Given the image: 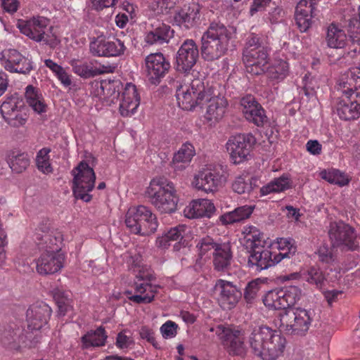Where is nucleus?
<instances>
[{
    "mask_svg": "<svg viewBox=\"0 0 360 360\" xmlns=\"http://www.w3.org/2000/svg\"><path fill=\"white\" fill-rule=\"evenodd\" d=\"M176 88L178 104L183 110H192L196 106L207 104L204 117L210 125L224 117L228 105L226 99L216 94L212 87L205 86L202 79H192L187 74L181 82H176Z\"/></svg>",
    "mask_w": 360,
    "mask_h": 360,
    "instance_id": "nucleus-1",
    "label": "nucleus"
},
{
    "mask_svg": "<svg viewBox=\"0 0 360 360\" xmlns=\"http://www.w3.org/2000/svg\"><path fill=\"white\" fill-rule=\"evenodd\" d=\"M37 245L40 255L36 259V271L41 276L52 275L64 266L65 255L61 252L63 238L60 232L44 230L35 234Z\"/></svg>",
    "mask_w": 360,
    "mask_h": 360,
    "instance_id": "nucleus-2",
    "label": "nucleus"
},
{
    "mask_svg": "<svg viewBox=\"0 0 360 360\" xmlns=\"http://www.w3.org/2000/svg\"><path fill=\"white\" fill-rule=\"evenodd\" d=\"M232 37L233 32L223 23L211 22L201 38L202 58L207 61H214L224 56Z\"/></svg>",
    "mask_w": 360,
    "mask_h": 360,
    "instance_id": "nucleus-3",
    "label": "nucleus"
},
{
    "mask_svg": "<svg viewBox=\"0 0 360 360\" xmlns=\"http://www.w3.org/2000/svg\"><path fill=\"white\" fill-rule=\"evenodd\" d=\"M125 224L131 233L141 236L155 233L158 226L155 215L143 205L129 208Z\"/></svg>",
    "mask_w": 360,
    "mask_h": 360,
    "instance_id": "nucleus-4",
    "label": "nucleus"
},
{
    "mask_svg": "<svg viewBox=\"0 0 360 360\" xmlns=\"http://www.w3.org/2000/svg\"><path fill=\"white\" fill-rule=\"evenodd\" d=\"M72 190L76 200L88 202L91 200L89 192L94 188L96 175L94 169L84 161H82L72 172Z\"/></svg>",
    "mask_w": 360,
    "mask_h": 360,
    "instance_id": "nucleus-5",
    "label": "nucleus"
},
{
    "mask_svg": "<svg viewBox=\"0 0 360 360\" xmlns=\"http://www.w3.org/2000/svg\"><path fill=\"white\" fill-rule=\"evenodd\" d=\"M314 314L311 309L290 307L280 314V328L292 333L304 334L309 328Z\"/></svg>",
    "mask_w": 360,
    "mask_h": 360,
    "instance_id": "nucleus-6",
    "label": "nucleus"
},
{
    "mask_svg": "<svg viewBox=\"0 0 360 360\" xmlns=\"http://www.w3.org/2000/svg\"><path fill=\"white\" fill-rule=\"evenodd\" d=\"M302 295L301 290L295 285L269 291L263 298L266 307L272 309L288 310L293 306Z\"/></svg>",
    "mask_w": 360,
    "mask_h": 360,
    "instance_id": "nucleus-7",
    "label": "nucleus"
},
{
    "mask_svg": "<svg viewBox=\"0 0 360 360\" xmlns=\"http://www.w3.org/2000/svg\"><path fill=\"white\" fill-rule=\"evenodd\" d=\"M256 139L251 134H238L231 136L226 144V150L233 164L238 165L249 160Z\"/></svg>",
    "mask_w": 360,
    "mask_h": 360,
    "instance_id": "nucleus-8",
    "label": "nucleus"
},
{
    "mask_svg": "<svg viewBox=\"0 0 360 360\" xmlns=\"http://www.w3.org/2000/svg\"><path fill=\"white\" fill-rule=\"evenodd\" d=\"M146 195L153 202H177L179 201L174 184L163 176L155 177L150 181L146 191Z\"/></svg>",
    "mask_w": 360,
    "mask_h": 360,
    "instance_id": "nucleus-9",
    "label": "nucleus"
},
{
    "mask_svg": "<svg viewBox=\"0 0 360 360\" xmlns=\"http://www.w3.org/2000/svg\"><path fill=\"white\" fill-rule=\"evenodd\" d=\"M224 178L223 167L220 165H207L195 176V187L205 192H213L221 186Z\"/></svg>",
    "mask_w": 360,
    "mask_h": 360,
    "instance_id": "nucleus-10",
    "label": "nucleus"
},
{
    "mask_svg": "<svg viewBox=\"0 0 360 360\" xmlns=\"http://www.w3.org/2000/svg\"><path fill=\"white\" fill-rule=\"evenodd\" d=\"M136 278L137 281L134 283L135 295L129 296V300L136 304L150 303L159 288L158 285L150 283L155 279V276L150 273L140 272Z\"/></svg>",
    "mask_w": 360,
    "mask_h": 360,
    "instance_id": "nucleus-11",
    "label": "nucleus"
},
{
    "mask_svg": "<svg viewBox=\"0 0 360 360\" xmlns=\"http://www.w3.org/2000/svg\"><path fill=\"white\" fill-rule=\"evenodd\" d=\"M49 20L45 17H33L29 20H20L18 22V27L21 33L27 36L31 39L37 41H43L48 44L49 34L46 32Z\"/></svg>",
    "mask_w": 360,
    "mask_h": 360,
    "instance_id": "nucleus-12",
    "label": "nucleus"
},
{
    "mask_svg": "<svg viewBox=\"0 0 360 360\" xmlns=\"http://www.w3.org/2000/svg\"><path fill=\"white\" fill-rule=\"evenodd\" d=\"M214 291L219 306L225 310L234 308L242 297L241 291L236 285L223 279L217 281Z\"/></svg>",
    "mask_w": 360,
    "mask_h": 360,
    "instance_id": "nucleus-13",
    "label": "nucleus"
},
{
    "mask_svg": "<svg viewBox=\"0 0 360 360\" xmlns=\"http://www.w3.org/2000/svg\"><path fill=\"white\" fill-rule=\"evenodd\" d=\"M343 95L338 98L336 110L339 117L344 120H356L360 117V92L342 90Z\"/></svg>",
    "mask_w": 360,
    "mask_h": 360,
    "instance_id": "nucleus-14",
    "label": "nucleus"
},
{
    "mask_svg": "<svg viewBox=\"0 0 360 360\" xmlns=\"http://www.w3.org/2000/svg\"><path fill=\"white\" fill-rule=\"evenodd\" d=\"M328 234L333 246L344 245L349 250L358 246L354 229L342 221L331 222Z\"/></svg>",
    "mask_w": 360,
    "mask_h": 360,
    "instance_id": "nucleus-15",
    "label": "nucleus"
},
{
    "mask_svg": "<svg viewBox=\"0 0 360 360\" xmlns=\"http://www.w3.org/2000/svg\"><path fill=\"white\" fill-rule=\"evenodd\" d=\"M169 60L162 53H150L145 58V72L148 81L158 84L170 69Z\"/></svg>",
    "mask_w": 360,
    "mask_h": 360,
    "instance_id": "nucleus-16",
    "label": "nucleus"
},
{
    "mask_svg": "<svg viewBox=\"0 0 360 360\" xmlns=\"http://www.w3.org/2000/svg\"><path fill=\"white\" fill-rule=\"evenodd\" d=\"M210 331L215 333L223 345L228 348L230 354L241 355L244 353L243 338L239 330L219 325L216 328H211Z\"/></svg>",
    "mask_w": 360,
    "mask_h": 360,
    "instance_id": "nucleus-17",
    "label": "nucleus"
},
{
    "mask_svg": "<svg viewBox=\"0 0 360 360\" xmlns=\"http://www.w3.org/2000/svg\"><path fill=\"white\" fill-rule=\"evenodd\" d=\"M90 52L95 56L115 57L123 55L126 46L124 41L119 39L109 40L102 37H97L91 41Z\"/></svg>",
    "mask_w": 360,
    "mask_h": 360,
    "instance_id": "nucleus-18",
    "label": "nucleus"
},
{
    "mask_svg": "<svg viewBox=\"0 0 360 360\" xmlns=\"http://www.w3.org/2000/svg\"><path fill=\"white\" fill-rule=\"evenodd\" d=\"M51 311V307L44 302L30 305L26 312L27 328L31 331L41 329L48 324Z\"/></svg>",
    "mask_w": 360,
    "mask_h": 360,
    "instance_id": "nucleus-19",
    "label": "nucleus"
},
{
    "mask_svg": "<svg viewBox=\"0 0 360 360\" xmlns=\"http://www.w3.org/2000/svg\"><path fill=\"white\" fill-rule=\"evenodd\" d=\"M199 56L198 46L193 39L185 40L176 54L178 71L188 73L195 65Z\"/></svg>",
    "mask_w": 360,
    "mask_h": 360,
    "instance_id": "nucleus-20",
    "label": "nucleus"
},
{
    "mask_svg": "<svg viewBox=\"0 0 360 360\" xmlns=\"http://www.w3.org/2000/svg\"><path fill=\"white\" fill-rule=\"evenodd\" d=\"M17 97H12L5 101L0 107V112L5 121L11 127H19L27 121L25 115L21 113L22 105Z\"/></svg>",
    "mask_w": 360,
    "mask_h": 360,
    "instance_id": "nucleus-21",
    "label": "nucleus"
},
{
    "mask_svg": "<svg viewBox=\"0 0 360 360\" xmlns=\"http://www.w3.org/2000/svg\"><path fill=\"white\" fill-rule=\"evenodd\" d=\"M316 0H300L297 4L295 18L301 32H306L312 25V18L316 15Z\"/></svg>",
    "mask_w": 360,
    "mask_h": 360,
    "instance_id": "nucleus-22",
    "label": "nucleus"
},
{
    "mask_svg": "<svg viewBox=\"0 0 360 360\" xmlns=\"http://www.w3.org/2000/svg\"><path fill=\"white\" fill-rule=\"evenodd\" d=\"M4 57L2 65L11 72L27 74L33 69L31 59L23 56L15 49L9 50L7 56Z\"/></svg>",
    "mask_w": 360,
    "mask_h": 360,
    "instance_id": "nucleus-23",
    "label": "nucleus"
},
{
    "mask_svg": "<svg viewBox=\"0 0 360 360\" xmlns=\"http://www.w3.org/2000/svg\"><path fill=\"white\" fill-rule=\"evenodd\" d=\"M275 259V255L270 250L263 246L250 250L248 265L255 271L266 269L279 262Z\"/></svg>",
    "mask_w": 360,
    "mask_h": 360,
    "instance_id": "nucleus-24",
    "label": "nucleus"
},
{
    "mask_svg": "<svg viewBox=\"0 0 360 360\" xmlns=\"http://www.w3.org/2000/svg\"><path fill=\"white\" fill-rule=\"evenodd\" d=\"M140 104V96L137 92L136 86L127 83L122 94L120 103V112L123 117H130L134 115Z\"/></svg>",
    "mask_w": 360,
    "mask_h": 360,
    "instance_id": "nucleus-25",
    "label": "nucleus"
},
{
    "mask_svg": "<svg viewBox=\"0 0 360 360\" xmlns=\"http://www.w3.org/2000/svg\"><path fill=\"white\" fill-rule=\"evenodd\" d=\"M200 6L192 3L184 5L174 15V24L189 30L193 27L199 19Z\"/></svg>",
    "mask_w": 360,
    "mask_h": 360,
    "instance_id": "nucleus-26",
    "label": "nucleus"
},
{
    "mask_svg": "<svg viewBox=\"0 0 360 360\" xmlns=\"http://www.w3.org/2000/svg\"><path fill=\"white\" fill-rule=\"evenodd\" d=\"M241 105L244 116L248 121L253 122L258 127L263 126L266 122L267 117L264 110L252 96H247L243 98Z\"/></svg>",
    "mask_w": 360,
    "mask_h": 360,
    "instance_id": "nucleus-27",
    "label": "nucleus"
},
{
    "mask_svg": "<svg viewBox=\"0 0 360 360\" xmlns=\"http://www.w3.org/2000/svg\"><path fill=\"white\" fill-rule=\"evenodd\" d=\"M243 60L246 71L253 75H259L265 72L269 61L268 50L258 51L243 55Z\"/></svg>",
    "mask_w": 360,
    "mask_h": 360,
    "instance_id": "nucleus-28",
    "label": "nucleus"
},
{
    "mask_svg": "<svg viewBox=\"0 0 360 360\" xmlns=\"http://www.w3.org/2000/svg\"><path fill=\"white\" fill-rule=\"evenodd\" d=\"M348 37L341 25L332 22L326 29L325 43L327 47L342 49L348 43Z\"/></svg>",
    "mask_w": 360,
    "mask_h": 360,
    "instance_id": "nucleus-29",
    "label": "nucleus"
},
{
    "mask_svg": "<svg viewBox=\"0 0 360 360\" xmlns=\"http://www.w3.org/2000/svg\"><path fill=\"white\" fill-rule=\"evenodd\" d=\"M285 339L280 332L274 330L271 338H268L261 359L263 360H276L284 351Z\"/></svg>",
    "mask_w": 360,
    "mask_h": 360,
    "instance_id": "nucleus-30",
    "label": "nucleus"
},
{
    "mask_svg": "<svg viewBox=\"0 0 360 360\" xmlns=\"http://www.w3.org/2000/svg\"><path fill=\"white\" fill-rule=\"evenodd\" d=\"M273 331L266 326L254 328L250 337V344L255 355L262 357L268 338H271Z\"/></svg>",
    "mask_w": 360,
    "mask_h": 360,
    "instance_id": "nucleus-31",
    "label": "nucleus"
},
{
    "mask_svg": "<svg viewBox=\"0 0 360 360\" xmlns=\"http://www.w3.org/2000/svg\"><path fill=\"white\" fill-rule=\"evenodd\" d=\"M152 30H148L144 37L148 45H161L168 43L171 37L170 27L162 22L156 25H152Z\"/></svg>",
    "mask_w": 360,
    "mask_h": 360,
    "instance_id": "nucleus-32",
    "label": "nucleus"
},
{
    "mask_svg": "<svg viewBox=\"0 0 360 360\" xmlns=\"http://www.w3.org/2000/svg\"><path fill=\"white\" fill-rule=\"evenodd\" d=\"M24 330L17 324L13 323L8 326L1 334V342L6 346L11 347H20V344L25 343L27 335H24Z\"/></svg>",
    "mask_w": 360,
    "mask_h": 360,
    "instance_id": "nucleus-33",
    "label": "nucleus"
},
{
    "mask_svg": "<svg viewBox=\"0 0 360 360\" xmlns=\"http://www.w3.org/2000/svg\"><path fill=\"white\" fill-rule=\"evenodd\" d=\"M108 338L107 333L103 326L98 327L96 330H91L84 334L81 341L84 348L99 347L105 345Z\"/></svg>",
    "mask_w": 360,
    "mask_h": 360,
    "instance_id": "nucleus-34",
    "label": "nucleus"
},
{
    "mask_svg": "<svg viewBox=\"0 0 360 360\" xmlns=\"http://www.w3.org/2000/svg\"><path fill=\"white\" fill-rule=\"evenodd\" d=\"M25 96L27 103L34 112L41 114L46 111L47 105L39 89L28 85L25 89Z\"/></svg>",
    "mask_w": 360,
    "mask_h": 360,
    "instance_id": "nucleus-35",
    "label": "nucleus"
},
{
    "mask_svg": "<svg viewBox=\"0 0 360 360\" xmlns=\"http://www.w3.org/2000/svg\"><path fill=\"white\" fill-rule=\"evenodd\" d=\"M72 68L73 72L77 75L83 78H89L97 75L98 74L103 72H111L114 69L113 67H103L104 70L98 71L96 69L88 64L87 63H82L78 60L73 59L70 62Z\"/></svg>",
    "mask_w": 360,
    "mask_h": 360,
    "instance_id": "nucleus-36",
    "label": "nucleus"
},
{
    "mask_svg": "<svg viewBox=\"0 0 360 360\" xmlns=\"http://www.w3.org/2000/svg\"><path fill=\"white\" fill-rule=\"evenodd\" d=\"M215 211L214 204H188L184 210V216L188 219L210 217Z\"/></svg>",
    "mask_w": 360,
    "mask_h": 360,
    "instance_id": "nucleus-37",
    "label": "nucleus"
},
{
    "mask_svg": "<svg viewBox=\"0 0 360 360\" xmlns=\"http://www.w3.org/2000/svg\"><path fill=\"white\" fill-rule=\"evenodd\" d=\"M291 186V180L288 174H283L278 178L271 181L266 185L260 188L261 195H266L273 193H279L284 191Z\"/></svg>",
    "mask_w": 360,
    "mask_h": 360,
    "instance_id": "nucleus-38",
    "label": "nucleus"
},
{
    "mask_svg": "<svg viewBox=\"0 0 360 360\" xmlns=\"http://www.w3.org/2000/svg\"><path fill=\"white\" fill-rule=\"evenodd\" d=\"M213 264L218 271L224 270L231 264L232 255L231 248L227 245H220L213 252Z\"/></svg>",
    "mask_w": 360,
    "mask_h": 360,
    "instance_id": "nucleus-39",
    "label": "nucleus"
},
{
    "mask_svg": "<svg viewBox=\"0 0 360 360\" xmlns=\"http://www.w3.org/2000/svg\"><path fill=\"white\" fill-rule=\"evenodd\" d=\"M243 244L250 250L262 246V235L259 230L254 226H245L243 227Z\"/></svg>",
    "mask_w": 360,
    "mask_h": 360,
    "instance_id": "nucleus-40",
    "label": "nucleus"
},
{
    "mask_svg": "<svg viewBox=\"0 0 360 360\" xmlns=\"http://www.w3.org/2000/svg\"><path fill=\"white\" fill-rule=\"evenodd\" d=\"M254 208V206L248 205L239 207L232 212L223 214L221 217V221L224 224L238 222L248 218L252 213Z\"/></svg>",
    "mask_w": 360,
    "mask_h": 360,
    "instance_id": "nucleus-41",
    "label": "nucleus"
},
{
    "mask_svg": "<svg viewBox=\"0 0 360 360\" xmlns=\"http://www.w3.org/2000/svg\"><path fill=\"white\" fill-rule=\"evenodd\" d=\"M288 72V63L283 60H277L267 68L266 75L270 80L278 83L287 77Z\"/></svg>",
    "mask_w": 360,
    "mask_h": 360,
    "instance_id": "nucleus-42",
    "label": "nucleus"
},
{
    "mask_svg": "<svg viewBox=\"0 0 360 360\" xmlns=\"http://www.w3.org/2000/svg\"><path fill=\"white\" fill-rule=\"evenodd\" d=\"M295 242L291 238H281L278 239L277 248L279 252H274L275 259L277 262H281L284 258H290L297 251V248L295 245Z\"/></svg>",
    "mask_w": 360,
    "mask_h": 360,
    "instance_id": "nucleus-43",
    "label": "nucleus"
},
{
    "mask_svg": "<svg viewBox=\"0 0 360 360\" xmlns=\"http://www.w3.org/2000/svg\"><path fill=\"white\" fill-rule=\"evenodd\" d=\"M195 155L194 147L189 143H186L182 145L173 158V165L175 169L184 168L185 166H179L178 164H188L191 162L192 158Z\"/></svg>",
    "mask_w": 360,
    "mask_h": 360,
    "instance_id": "nucleus-44",
    "label": "nucleus"
},
{
    "mask_svg": "<svg viewBox=\"0 0 360 360\" xmlns=\"http://www.w3.org/2000/svg\"><path fill=\"white\" fill-rule=\"evenodd\" d=\"M350 38L354 44L344 53L343 57L349 63L360 64V34L357 31L352 30Z\"/></svg>",
    "mask_w": 360,
    "mask_h": 360,
    "instance_id": "nucleus-45",
    "label": "nucleus"
},
{
    "mask_svg": "<svg viewBox=\"0 0 360 360\" xmlns=\"http://www.w3.org/2000/svg\"><path fill=\"white\" fill-rule=\"evenodd\" d=\"M320 176L328 182L340 186H344L349 182L347 175L338 169L323 170L321 172Z\"/></svg>",
    "mask_w": 360,
    "mask_h": 360,
    "instance_id": "nucleus-46",
    "label": "nucleus"
},
{
    "mask_svg": "<svg viewBox=\"0 0 360 360\" xmlns=\"http://www.w3.org/2000/svg\"><path fill=\"white\" fill-rule=\"evenodd\" d=\"M302 280L316 285L317 288H321L325 281V276L319 268L312 266L302 271Z\"/></svg>",
    "mask_w": 360,
    "mask_h": 360,
    "instance_id": "nucleus-47",
    "label": "nucleus"
},
{
    "mask_svg": "<svg viewBox=\"0 0 360 360\" xmlns=\"http://www.w3.org/2000/svg\"><path fill=\"white\" fill-rule=\"evenodd\" d=\"M30 163V160L27 153H18L12 155L9 161V166L13 172L20 174L27 169Z\"/></svg>",
    "mask_w": 360,
    "mask_h": 360,
    "instance_id": "nucleus-48",
    "label": "nucleus"
},
{
    "mask_svg": "<svg viewBox=\"0 0 360 360\" xmlns=\"http://www.w3.org/2000/svg\"><path fill=\"white\" fill-rule=\"evenodd\" d=\"M262 50H267L262 38L255 33L250 34L246 39L243 55L258 52V51Z\"/></svg>",
    "mask_w": 360,
    "mask_h": 360,
    "instance_id": "nucleus-49",
    "label": "nucleus"
},
{
    "mask_svg": "<svg viewBox=\"0 0 360 360\" xmlns=\"http://www.w3.org/2000/svg\"><path fill=\"white\" fill-rule=\"evenodd\" d=\"M50 149L42 148L40 150L36 157V165L37 169L44 174H50L52 172L53 169L50 163V158L49 153Z\"/></svg>",
    "mask_w": 360,
    "mask_h": 360,
    "instance_id": "nucleus-50",
    "label": "nucleus"
},
{
    "mask_svg": "<svg viewBox=\"0 0 360 360\" xmlns=\"http://www.w3.org/2000/svg\"><path fill=\"white\" fill-rule=\"evenodd\" d=\"M257 179L256 177L248 178L238 176L232 185L233 190L239 194L249 193L253 188L252 185L255 186Z\"/></svg>",
    "mask_w": 360,
    "mask_h": 360,
    "instance_id": "nucleus-51",
    "label": "nucleus"
},
{
    "mask_svg": "<svg viewBox=\"0 0 360 360\" xmlns=\"http://www.w3.org/2000/svg\"><path fill=\"white\" fill-rule=\"evenodd\" d=\"M344 90L352 92L353 89H360V67H354L349 70L347 75V82H344Z\"/></svg>",
    "mask_w": 360,
    "mask_h": 360,
    "instance_id": "nucleus-52",
    "label": "nucleus"
},
{
    "mask_svg": "<svg viewBox=\"0 0 360 360\" xmlns=\"http://www.w3.org/2000/svg\"><path fill=\"white\" fill-rule=\"evenodd\" d=\"M53 298L57 304L60 316H65L69 311L72 310V307L70 304L69 299L64 296L63 292H61L59 290L54 291Z\"/></svg>",
    "mask_w": 360,
    "mask_h": 360,
    "instance_id": "nucleus-53",
    "label": "nucleus"
},
{
    "mask_svg": "<svg viewBox=\"0 0 360 360\" xmlns=\"http://www.w3.org/2000/svg\"><path fill=\"white\" fill-rule=\"evenodd\" d=\"M220 245L215 243L212 238L206 237L202 238L197 244V248L199 251L200 257L205 256L207 254L213 255L214 250Z\"/></svg>",
    "mask_w": 360,
    "mask_h": 360,
    "instance_id": "nucleus-54",
    "label": "nucleus"
},
{
    "mask_svg": "<svg viewBox=\"0 0 360 360\" xmlns=\"http://www.w3.org/2000/svg\"><path fill=\"white\" fill-rule=\"evenodd\" d=\"M134 344L131 333L127 330L120 331L116 338L115 345L121 349H128Z\"/></svg>",
    "mask_w": 360,
    "mask_h": 360,
    "instance_id": "nucleus-55",
    "label": "nucleus"
},
{
    "mask_svg": "<svg viewBox=\"0 0 360 360\" xmlns=\"http://www.w3.org/2000/svg\"><path fill=\"white\" fill-rule=\"evenodd\" d=\"M260 282L253 280L248 283L244 292V298L248 303H252L257 295L260 288Z\"/></svg>",
    "mask_w": 360,
    "mask_h": 360,
    "instance_id": "nucleus-56",
    "label": "nucleus"
},
{
    "mask_svg": "<svg viewBox=\"0 0 360 360\" xmlns=\"http://www.w3.org/2000/svg\"><path fill=\"white\" fill-rule=\"evenodd\" d=\"M178 325L172 321H167L160 327V332L164 338H172L177 334Z\"/></svg>",
    "mask_w": 360,
    "mask_h": 360,
    "instance_id": "nucleus-57",
    "label": "nucleus"
},
{
    "mask_svg": "<svg viewBox=\"0 0 360 360\" xmlns=\"http://www.w3.org/2000/svg\"><path fill=\"white\" fill-rule=\"evenodd\" d=\"M139 335L143 340H146L150 343L155 348H159V344L155 338L154 330L148 326H143L139 330Z\"/></svg>",
    "mask_w": 360,
    "mask_h": 360,
    "instance_id": "nucleus-58",
    "label": "nucleus"
},
{
    "mask_svg": "<svg viewBox=\"0 0 360 360\" xmlns=\"http://www.w3.org/2000/svg\"><path fill=\"white\" fill-rule=\"evenodd\" d=\"M316 254L319 260L323 263L330 264L334 260L332 250L327 245H321Z\"/></svg>",
    "mask_w": 360,
    "mask_h": 360,
    "instance_id": "nucleus-59",
    "label": "nucleus"
},
{
    "mask_svg": "<svg viewBox=\"0 0 360 360\" xmlns=\"http://www.w3.org/2000/svg\"><path fill=\"white\" fill-rule=\"evenodd\" d=\"M186 229L187 227L186 225H179L170 229L166 234L171 241H176L181 240L184 238Z\"/></svg>",
    "mask_w": 360,
    "mask_h": 360,
    "instance_id": "nucleus-60",
    "label": "nucleus"
},
{
    "mask_svg": "<svg viewBox=\"0 0 360 360\" xmlns=\"http://www.w3.org/2000/svg\"><path fill=\"white\" fill-rule=\"evenodd\" d=\"M117 0H91L92 6L96 10H103L105 8L112 7L115 5Z\"/></svg>",
    "mask_w": 360,
    "mask_h": 360,
    "instance_id": "nucleus-61",
    "label": "nucleus"
},
{
    "mask_svg": "<svg viewBox=\"0 0 360 360\" xmlns=\"http://www.w3.org/2000/svg\"><path fill=\"white\" fill-rule=\"evenodd\" d=\"M271 0H254L251 8L250 13L254 15L256 12L264 10L266 6L269 4Z\"/></svg>",
    "mask_w": 360,
    "mask_h": 360,
    "instance_id": "nucleus-62",
    "label": "nucleus"
},
{
    "mask_svg": "<svg viewBox=\"0 0 360 360\" xmlns=\"http://www.w3.org/2000/svg\"><path fill=\"white\" fill-rule=\"evenodd\" d=\"M149 8L154 12L155 15H159L165 13L163 8V0H148Z\"/></svg>",
    "mask_w": 360,
    "mask_h": 360,
    "instance_id": "nucleus-63",
    "label": "nucleus"
},
{
    "mask_svg": "<svg viewBox=\"0 0 360 360\" xmlns=\"http://www.w3.org/2000/svg\"><path fill=\"white\" fill-rule=\"evenodd\" d=\"M307 151L312 155H319L321 152V145L316 140H309L306 144Z\"/></svg>",
    "mask_w": 360,
    "mask_h": 360,
    "instance_id": "nucleus-64",
    "label": "nucleus"
}]
</instances>
